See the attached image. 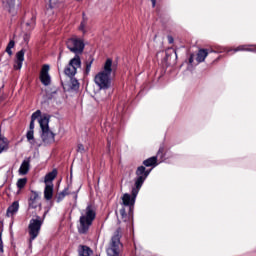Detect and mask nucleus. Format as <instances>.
I'll return each mask as SVG.
<instances>
[{
	"label": "nucleus",
	"mask_w": 256,
	"mask_h": 256,
	"mask_svg": "<svg viewBox=\"0 0 256 256\" xmlns=\"http://www.w3.org/2000/svg\"><path fill=\"white\" fill-rule=\"evenodd\" d=\"M151 3H152V7L155 8V5H157V0H151Z\"/></svg>",
	"instance_id": "39"
},
{
	"label": "nucleus",
	"mask_w": 256,
	"mask_h": 256,
	"mask_svg": "<svg viewBox=\"0 0 256 256\" xmlns=\"http://www.w3.org/2000/svg\"><path fill=\"white\" fill-rule=\"evenodd\" d=\"M51 67L48 64H44L40 70V82L44 87H49L51 85V75H49Z\"/></svg>",
	"instance_id": "9"
},
{
	"label": "nucleus",
	"mask_w": 256,
	"mask_h": 256,
	"mask_svg": "<svg viewBox=\"0 0 256 256\" xmlns=\"http://www.w3.org/2000/svg\"><path fill=\"white\" fill-rule=\"evenodd\" d=\"M72 194H74V199H75V201H77V193H72Z\"/></svg>",
	"instance_id": "40"
},
{
	"label": "nucleus",
	"mask_w": 256,
	"mask_h": 256,
	"mask_svg": "<svg viewBox=\"0 0 256 256\" xmlns=\"http://www.w3.org/2000/svg\"><path fill=\"white\" fill-rule=\"evenodd\" d=\"M44 199L51 201L53 199V183L46 184L44 189Z\"/></svg>",
	"instance_id": "16"
},
{
	"label": "nucleus",
	"mask_w": 256,
	"mask_h": 256,
	"mask_svg": "<svg viewBox=\"0 0 256 256\" xmlns=\"http://www.w3.org/2000/svg\"><path fill=\"white\" fill-rule=\"evenodd\" d=\"M23 67V61L16 60V65H14V69L19 70Z\"/></svg>",
	"instance_id": "30"
},
{
	"label": "nucleus",
	"mask_w": 256,
	"mask_h": 256,
	"mask_svg": "<svg viewBox=\"0 0 256 256\" xmlns=\"http://www.w3.org/2000/svg\"><path fill=\"white\" fill-rule=\"evenodd\" d=\"M231 51H233V53H237L239 51H253V49H251L249 47V45L244 44V45H240V46H238V47H236L234 49H229L228 53H231Z\"/></svg>",
	"instance_id": "19"
},
{
	"label": "nucleus",
	"mask_w": 256,
	"mask_h": 256,
	"mask_svg": "<svg viewBox=\"0 0 256 256\" xmlns=\"http://www.w3.org/2000/svg\"><path fill=\"white\" fill-rule=\"evenodd\" d=\"M194 57H195V55H193V54L190 55V57H189V59H188L190 65H192V63H193V61H194Z\"/></svg>",
	"instance_id": "37"
},
{
	"label": "nucleus",
	"mask_w": 256,
	"mask_h": 256,
	"mask_svg": "<svg viewBox=\"0 0 256 256\" xmlns=\"http://www.w3.org/2000/svg\"><path fill=\"white\" fill-rule=\"evenodd\" d=\"M16 185L19 191H21L22 189H25V186L27 185V178H19Z\"/></svg>",
	"instance_id": "23"
},
{
	"label": "nucleus",
	"mask_w": 256,
	"mask_h": 256,
	"mask_svg": "<svg viewBox=\"0 0 256 256\" xmlns=\"http://www.w3.org/2000/svg\"><path fill=\"white\" fill-rule=\"evenodd\" d=\"M94 61H95V59L93 58V56H90L88 58V61H86V68L84 71V75H88L89 73H91V66L93 65Z\"/></svg>",
	"instance_id": "20"
},
{
	"label": "nucleus",
	"mask_w": 256,
	"mask_h": 256,
	"mask_svg": "<svg viewBox=\"0 0 256 256\" xmlns=\"http://www.w3.org/2000/svg\"><path fill=\"white\" fill-rule=\"evenodd\" d=\"M16 61H25V49H21L16 53Z\"/></svg>",
	"instance_id": "25"
},
{
	"label": "nucleus",
	"mask_w": 256,
	"mask_h": 256,
	"mask_svg": "<svg viewBox=\"0 0 256 256\" xmlns=\"http://www.w3.org/2000/svg\"><path fill=\"white\" fill-rule=\"evenodd\" d=\"M169 59V54H166V60H168Z\"/></svg>",
	"instance_id": "41"
},
{
	"label": "nucleus",
	"mask_w": 256,
	"mask_h": 256,
	"mask_svg": "<svg viewBox=\"0 0 256 256\" xmlns=\"http://www.w3.org/2000/svg\"><path fill=\"white\" fill-rule=\"evenodd\" d=\"M41 117V110H37L31 115V121H37Z\"/></svg>",
	"instance_id": "26"
},
{
	"label": "nucleus",
	"mask_w": 256,
	"mask_h": 256,
	"mask_svg": "<svg viewBox=\"0 0 256 256\" xmlns=\"http://www.w3.org/2000/svg\"><path fill=\"white\" fill-rule=\"evenodd\" d=\"M77 151L83 153L85 151V146L83 144H78Z\"/></svg>",
	"instance_id": "31"
},
{
	"label": "nucleus",
	"mask_w": 256,
	"mask_h": 256,
	"mask_svg": "<svg viewBox=\"0 0 256 256\" xmlns=\"http://www.w3.org/2000/svg\"><path fill=\"white\" fill-rule=\"evenodd\" d=\"M19 211V201H14L6 211V217H13Z\"/></svg>",
	"instance_id": "13"
},
{
	"label": "nucleus",
	"mask_w": 256,
	"mask_h": 256,
	"mask_svg": "<svg viewBox=\"0 0 256 256\" xmlns=\"http://www.w3.org/2000/svg\"><path fill=\"white\" fill-rule=\"evenodd\" d=\"M29 129L30 131H33V129H35V121L33 120L30 121Z\"/></svg>",
	"instance_id": "34"
},
{
	"label": "nucleus",
	"mask_w": 256,
	"mask_h": 256,
	"mask_svg": "<svg viewBox=\"0 0 256 256\" xmlns=\"http://www.w3.org/2000/svg\"><path fill=\"white\" fill-rule=\"evenodd\" d=\"M152 169H147L145 166H138L135 172L136 178L134 179V187L141 189L143 183L147 180L149 175H151Z\"/></svg>",
	"instance_id": "6"
},
{
	"label": "nucleus",
	"mask_w": 256,
	"mask_h": 256,
	"mask_svg": "<svg viewBox=\"0 0 256 256\" xmlns=\"http://www.w3.org/2000/svg\"><path fill=\"white\" fill-rule=\"evenodd\" d=\"M96 217L97 212L95 211V208L93 207V205L89 204L84 210V214L80 216L78 233H80V235H87Z\"/></svg>",
	"instance_id": "3"
},
{
	"label": "nucleus",
	"mask_w": 256,
	"mask_h": 256,
	"mask_svg": "<svg viewBox=\"0 0 256 256\" xmlns=\"http://www.w3.org/2000/svg\"><path fill=\"white\" fill-rule=\"evenodd\" d=\"M39 125L42 131L41 139L46 145L55 143V133L49 128V117L44 116L39 120Z\"/></svg>",
	"instance_id": "4"
},
{
	"label": "nucleus",
	"mask_w": 256,
	"mask_h": 256,
	"mask_svg": "<svg viewBox=\"0 0 256 256\" xmlns=\"http://www.w3.org/2000/svg\"><path fill=\"white\" fill-rule=\"evenodd\" d=\"M207 55H209V50L205 48H201L198 50V53L196 55V61L197 63H203L205 59H207Z\"/></svg>",
	"instance_id": "15"
},
{
	"label": "nucleus",
	"mask_w": 256,
	"mask_h": 256,
	"mask_svg": "<svg viewBox=\"0 0 256 256\" xmlns=\"http://www.w3.org/2000/svg\"><path fill=\"white\" fill-rule=\"evenodd\" d=\"M29 38H30L29 35H28V34H25V35H24V42H25V43H29Z\"/></svg>",
	"instance_id": "38"
},
{
	"label": "nucleus",
	"mask_w": 256,
	"mask_h": 256,
	"mask_svg": "<svg viewBox=\"0 0 256 256\" xmlns=\"http://www.w3.org/2000/svg\"><path fill=\"white\" fill-rule=\"evenodd\" d=\"M167 39H168V43H169L170 45H173V43L175 42V39H174L173 36H171V35H168V36H167Z\"/></svg>",
	"instance_id": "32"
},
{
	"label": "nucleus",
	"mask_w": 256,
	"mask_h": 256,
	"mask_svg": "<svg viewBox=\"0 0 256 256\" xmlns=\"http://www.w3.org/2000/svg\"><path fill=\"white\" fill-rule=\"evenodd\" d=\"M9 148L7 144V140L0 135V153H3V151H7Z\"/></svg>",
	"instance_id": "22"
},
{
	"label": "nucleus",
	"mask_w": 256,
	"mask_h": 256,
	"mask_svg": "<svg viewBox=\"0 0 256 256\" xmlns=\"http://www.w3.org/2000/svg\"><path fill=\"white\" fill-rule=\"evenodd\" d=\"M66 47L71 53H75V56L65 67L64 74L73 79V76L77 75V69L81 68V56L79 55H82L85 51V42L79 38H69L66 41Z\"/></svg>",
	"instance_id": "1"
},
{
	"label": "nucleus",
	"mask_w": 256,
	"mask_h": 256,
	"mask_svg": "<svg viewBox=\"0 0 256 256\" xmlns=\"http://www.w3.org/2000/svg\"><path fill=\"white\" fill-rule=\"evenodd\" d=\"M40 199L41 197L39 196V193L32 190L28 199L29 209H37L38 207H41V202H39Z\"/></svg>",
	"instance_id": "10"
},
{
	"label": "nucleus",
	"mask_w": 256,
	"mask_h": 256,
	"mask_svg": "<svg viewBox=\"0 0 256 256\" xmlns=\"http://www.w3.org/2000/svg\"><path fill=\"white\" fill-rule=\"evenodd\" d=\"M5 87V85H2V87L0 88V91H1V89H3Z\"/></svg>",
	"instance_id": "42"
},
{
	"label": "nucleus",
	"mask_w": 256,
	"mask_h": 256,
	"mask_svg": "<svg viewBox=\"0 0 256 256\" xmlns=\"http://www.w3.org/2000/svg\"><path fill=\"white\" fill-rule=\"evenodd\" d=\"M154 157L163 161V159H165V146H161L157 152V155Z\"/></svg>",
	"instance_id": "24"
},
{
	"label": "nucleus",
	"mask_w": 256,
	"mask_h": 256,
	"mask_svg": "<svg viewBox=\"0 0 256 256\" xmlns=\"http://www.w3.org/2000/svg\"><path fill=\"white\" fill-rule=\"evenodd\" d=\"M3 233V222L0 221V251L3 253V240L1 239V235Z\"/></svg>",
	"instance_id": "27"
},
{
	"label": "nucleus",
	"mask_w": 256,
	"mask_h": 256,
	"mask_svg": "<svg viewBox=\"0 0 256 256\" xmlns=\"http://www.w3.org/2000/svg\"><path fill=\"white\" fill-rule=\"evenodd\" d=\"M111 73H113V60L108 58L104 63L103 70L94 77V83L99 89L104 91L111 89Z\"/></svg>",
	"instance_id": "2"
},
{
	"label": "nucleus",
	"mask_w": 256,
	"mask_h": 256,
	"mask_svg": "<svg viewBox=\"0 0 256 256\" xmlns=\"http://www.w3.org/2000/svg\"><path fill=\"white\" fill-rule=\"evenodd\" d=\"M121 245V238L118 234L112 236L110 247L106 250L108 256H119L121 250L119 247Z\"/></svg>",
	"instance_id": "8"
},
{
	"label": "nucleus",
	"mask_w": 256,
	"mask_h": 256,
	"mask_svg": "<svg viewBox=\"0 0 256 256\" xmlns=\"http://www.w3.org/2000/svg\"><path fill=\"white\" fill-rule=\"evenodd\" d=\"M26 138H27V141H33V139H35L34 131L29 130L26 134Z\"/></svg>",
	"instance_id": "28"
},
{
	"label": "nucleus",
	"mask_w": 256,
	"mask_h": 256,
	"mask_svg": "<svg viewBox=\"0 0 256 256\" xmlns=\"http://www.w3.org/2000/svg\"><path fill=\"white\" fill-rule=\"evenodd\" d=\"M120 215L121 217H127V212L125 211V208L120 209Z\"/></svg>",
	"instance_id": "35"
},
{
	"label": "nucleus",
	"mask_w": 256,
	"mask_h": 256,
	"mask_svg": "<svg viewBox=\"0 0 256 256\" xmlns=\"http://www.w3.org/2000/svg\"><path fill=\"white\" fill-rule=\"evenodd\" d=\"M31 169V158L23 160L18 170L19 175H27Z\"/></svg>",
	"instance_id": "11"
},
{
	"label": "nucleus",
	"mask_w": 256,
	"mask_h": 256,
	"mask_svg": "<svg viewBox=\"0 0 256 256\" xmlns=\"http://www.w3.org/2000/svg\"><path fill=\"white\" fill-rule=\"evenodd\" d=\"M157 165H159V162L157 160V157H154V156L147 158L146 160H144L142 162V166L145 167L146 169L153 170V169H155V167H157Z\"/></svg>",
	"instance_id": "12"
},
{
	"label": "nucleus",
	"mask_w": 256,
	"mask_h": 256,
	"mask_svg": "<svg viewBox=\"0 0 256 256\" xmlns=\"http://www.w3.org/2000/svg\"><path fill=\"white\" fill-rule=\"evenodd\" d=\"M43 226V220L41 216H36V218H32L28 225V233L30 235L29 243L30 247L33 245V241L39 237V233L41 232V227Z\"/></svg>",
	"instance_id": "5"
},
{
	"label": "nucleus",
	"mask_w": 256,
	"mask_h": 256,
	"mask_svg": "<svg viewBox=\"0 0 256 256\" xmlns=\"http://www.w3.org/2000/svg\"><path fill=\"white\" fill-rule=\"evenodd\" d=\"M57 173V169H53L51 172L46 174L44 178V182L46 183V185H48L47 183H53L54 179L57 177Z\"/></svg>",
	"instance_id": "17"
},
{
	"label": "nucleus",
	"mask_w": 256,
	"mask_h": 256,
	"mask_svg": "<svg viewBox=\"0 0 256 256\" xmlns=\"http://www.w3.org/2000/svg\"><path fill=\"white\" fill-rule=\"evenodd\" d=\"M72 85H73V87H79V81H77V79H73Z\"/></svg>",
	"instance_id": "36"
},
{
	"label": "nucleus",
	"mask_w": 256,
	"mask_h": 256,
	"mask_svg": "<svg viewBox=\"0 0 256 256\" xmlns=\"http://www.w3.org/2000/svg\"><path fill=\"white\" fill-rule=\"evenodd\" d=\"M139 191L137 187L132 188L131 195L129 193H125L122 196V203L125 207H129V215H133V210L135 209V201L137 199V195H139Z\"/></svg>",
	"instance_id": "7"
},
{
	"label": "nucleus",
	"mask_w": 256,
	"mask_h": 256,
	"mask_svg": "<svg viewBox=\"0 0 256 256\" xmlns=\"http://www.w3.org/2000/svg\"><path fill=\"white\" fill-rule=\"evenodd\" d=\"M67 195H71V192L69 191V186L64 188V190L62 192L57 194V196H56L57 203H61V201H63V199H65V197H67Z\"/></svg>",
	"instance_id": "18"
},
{
	"label": "nucleus",
	"mask_w": 256,
	"mask_h": 256,
	"mask_svg": "<svg viewBox=\"0 0 256 256\" xmlns=\"http://www.w3.org/2000/svg\"><path fill=\"white\" fill-rule=\"evenodd\" d=\"M28 27H35V19H31V22L26 23Z\"/></svg>",
	"instance_id": "33"
},
{
	"label": "nucleus",
	"mask_w": 256,
	"mask_h": 256,
	"mask_svg": "<svg viewBox=\"0 0 256 256\" xmlns=\"http://www.w3.org/2000/svg\"><path fill=\"white\" fill-rule=\"evenodd\" d=\"M85 25H87V20H85V18H84L79 26V31H82V33H85Z\"/></svg>",
	"instance_id": "29"
},
{
	"label": "nucleus",
	"mask_w": 256,
	"mask_h": 256,
	"mask_svg": "<svg viewBox=\"0 0 256 256\" xmlns=\"http://www.w3.org/2000/svg\"><path fill=\"white\" fill-rule=\"evenodd\" d=\"M15 47V40H10L9 43L6 46V53L9 55V57L13 56L12 49Z\"/></svg>",
	"instance_id": "21"
},
{
	"label": "nucleus",
	"mask_w": 256,
	"mask_h": 256,
	"mask_svg": "<svg viewBox=\"0 0 256 256\" xmlns=\"http://www.w3.org/2000/svg\"><path fill=\"white\" fill-rule=\"evenodd\" d=\"M93 255V250L87 245H79L78 256H91Z\"/></svg>",
	"instance_id": "14"
}]
</instances>
